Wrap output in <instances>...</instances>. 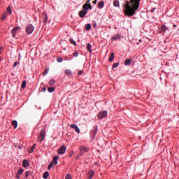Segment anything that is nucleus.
Returning a JSON list of instances; mask_svg holds the SVG:
<instances>
[{"label": "nucleus", "instance_id": "f257e3e1", "mask_svg": "<svg viewBox=\"0 0 179 179\" xmlns=\"http://www.w3.org/2000/svg\"><path fill=\"white\" fill-rule=\"evenodd\" d=\"M141 0L127 1L124 4V15L126 16L132 17L136 13V10L139 9Z\"/></svg>", "mask_w": 179, "mask_h": 179}, {"label": "nucleus", "instance_id": "f03ea898", "mask_svg": "<svg viewBox=\"0 0 179 179\" xmlns=\"http://www.w3.org/2000/svg\"><path fill=\"white\" fill-rule=\"evenodd\" d=\"M45 136V130L44 129L41 130L40 134L38 137V141L40 142V143H41V142L44 141Z\"/></svg>", "mask_w": 179, "mask_h": 179}, {"label": "nucleus", "instance_id": "7ed1b4c3", "mask_svg": "<svg viewBox=\"0 0 179 179\" xmlns=\"http://www.w3.org/2000/svg\"><path fill=\"white\" fill-rule=\"evenodd\" d=\"M34 31V27L32 24H28L26 28V33L27 34H31Z\"/></svg>", "mask_w": 179, "mask_h": 179}, {"label": "nucleus", "instance_id": "20e7f679", "mask_svg": "<svg viewBox=\"0 0 179 179\" xmlns=\"http://www.w3.org/2000/svg\"><path fill=\"white\" fill-rule=\"evenodd\" d=\"M106 117H107V111H106V110L100 112L98 114L99 120H103V118H106Z\"/></svg>", "mask_w": 179, "mask_h": 179}, {"label": "nucleus", "instance_id": "39448f33", "mask_svg": "<svg viewBox=\"0 0 179 179\" xmlns=\"http://www.w3.org/2000/svg\"><path fill=\"white\" fill-rule=\"evenodd\" d=\"M65 152H66V147H65V145H62L57 150L59 155H64Z\"/></svg>", "mask_w": 179, "mask_h": 179}, {"label": "nucleus", "instance_id": "423d86ee", "mask_svg": "<svg viewBox=\"0 0 179 179\" xmlns=\"http://www.w3.org/2000/svg\"><path fill=\"white\" fill-rule=\"evenodd\" d=\"M83 10H85V12L87 13L89 11V9H90V10L92 9V5H90V3H85L83 6Z\"/></svg>", "mask_w": 179, "mask_h": 179}, {"label": "nucleus", "instance_id": "0eeeda50", "mask_svg": "<svg viewBox=\"0 0 179 179\" xmlns=\"http://www.w3.org/2000/svg\"><path fill=\"white\" fill-rule=\"evenodd\" d=\"M70 128H72L73 129H75V131H76V132H77V134H80V129H79L78 125H76V124H71L70 125Z\"/></svg>", "mask_w": 179, "mask_h": 179}, {"label": "nucleus", "instance_id": "6e6552de", "mask_svg": "<svg viewBox=\"0 0 179 179\" xmlns=\"http://www.w3.org/2000/svg\"><path fill=\"white\" fill-rule=\"evenodd\" d=\"M18 30H20V27H17L13 29L12 30V36L13 37H16V33L18 31Z\"/></svg>", "mask_w": 179, "mask_h": 179}, {"label": "nucleus", "instance_id": "1a4fd4ad", "mask_svg": "<svg viewBox=\"0 0 179 179\" xmlns=\"http://www.w3.org/2000/svg\"><path fill=\"white\" fill-rule=\"evenodd\" d=\"M24 171V169H20V170H18V171L16 174V177L17 179H20V176H22V174H23Z\"/></svg>", "mask_w": 179, "mask_h": 179}, {"label": "nucleus", "instance_id": "9d476101", "mask_svg": "<svg viewBox=\"0 0 179 179\" xmlns=\"http://www.w3.org/2000/svg\"><path fill=\"white\" fill-rule=\"evenodd\" d=\"M58 159H59V156H54L53 159L50 163H52V164H58Z\"/></svg>", "mask_w": 179, "mask_h": 179}, {"label": "nucleus", "instance_id": "9b49d317", "mask_svg": "<svg viewBox=\"0 0 179 179\" xmlns=\"http://www.w3.org/2000/svg\"><path fill=\"white\" fill-rule=\"evenodd\" d=\"M43 17V23H45V24H46L48 20V16L47 15V14L43 13L42 15Z\"/></svg>", "mask_w": 179, "mask_h": 179}, {"label": "nucleus", "instance_id": "f8f14e48", "mask_svg": "<svg viewBox=\"0 0 179 179\" xmlns=\"http://www.w3.org/2000/svg\"><path fill=\"white\" fill-rule=\"evenodd\" d=\"M96 134H97V126H94V129L91 131V135L94 136V138L96 136Z\"/></svg>", "mask_w": 179, "mask_h": 179}, {"label": "nucleus", "instance_id": "ddd939ff", "mask_svg": "<svg viewBox=\"0 0 179 179\" xmlns=\"http://www.w3.org/2000/svg\"><path fill=\"white\" fill-rule=\"evenodd\" d=\"M22 166L26 169L27 167H29V166H30V164L29 163V161H27V159H24L22 162Z\"/></svg>", "mask_w": 179, "mask_h": 179}, {"label": "nucleus", "instance_id": "4468645a", "mask_svg": "<svg viewBox=\"0 0 179 179\" xmlns=\"http://www.w3.org/2000/svg\"><path fill=\"white\" fill-rule=\"evenodd\" d=\"M86 15H87V13L86 11H85V10L79 12L80 17H85V16H86Z\"/></svg>", "mask_w": 179, "mask_h": 179}, {"label": "nucleus", "instance_id": "2eb2a0df", "mask_svg": "<svg viewBox=\"0 0 179 179\" xmlns=\"http://www.w3.org/2000/svg\"><path fill=\"white\" fill-rule=\"evenodd\" d=\"M121 38L120 34H116L112 37V41H115L116 40H120Z\"/></svg>", "mask_w": 179, "mask_h": 179}, {"label": "nucleus", "instance_id": "dca6fc26", "mask_svg": "<svg viewBox=\"0 0 179 179\" xmlns=\"http://www.w3.org/2000/svg\"><path fill=\"white\" fill-rule=\"evenodd\" d=\"M93 176H94V171L93 170H91L88 172V179L93 178Z\"/></svg>", "mask_w": 179, "mask_h": 179}, {"label": "nucleus", "instance_id": "f3484780", "mask_svg": "<svg viewBox=\"0 0 179 179\" xmlns=\"http://www.w3.org/2000/svg\"><path fill=\"white\" fill-rule=\"evenodd\" d=\"M98 8H99L100 9H103V8H104V1H100L98 3Z\"/></svg>", "mask_w": 179, "mask_h": 179}, {"label": "nucleus", "instance_id": "a211bd4d", "mask_svg": "<svg viewBox=\"0 0 179 179\" xmlns=\"http://www.w3.org/2000/svg\"><path fill=\"white\" fill-rule=\"evenodd\" d=\"M113 6L115 8H120V1L118 0H114L113 1Z\"/></svg>", "mask_w": 179, "mask_h": 179}, {"label": "nucleus", "instance_id": "6ab92c4d", "mask_svg": "<svg viewBox=\"0 0 179 179\" xmlns=\"http://www.w3.org/2000/svg\"><path fill=\"white\" fill-rule=\"evenodd\" d=\"M87 50L89 51V52H90V54H92V44L87 43Z\"/></svg>", "mask_w": 179, "mask_h": 179}, {"label": "nucleus", "instance_id": "aec40b11", "mask_svg": "<svg viewBox=\"0 0 179 179\" xmlns=\"http://www.w3.org/2000/svg\"><path fill=\"white\" fill-rule=\"evenodd\" d=\"M92 29V24H85V30L86 31H89Z\"/></svg>", "mask_w": 179, "mask_h": 179}, {"label": "nucleus", "instance_id": "412c9836", "mask_svg": "<svg viewBox=\"0 0 179 179\" xmlns=\"http://www.w3.org/2000/svg\"><path fill=\"white\" fill-rule=\"evenodd\" d=\"M65 75H66L67 76H71V75H72V71H71V70L69 69H66L65 70Z\"/></svg>", "mask_w": 179, "mask_h": 179}, {"label": "nucleus", "instance_id": "4be33fe9", "mask_svg": "<svg viewBox=\"0 0 179 179\" xmlns=\"http://www.w3.org/2000/svg\"><path fill=\"white\" fill-rule=\"evenodd\" d=\"M36 146H37V144H34L31 149L29 150V153H33L34 152V149H36Z\"/></svg>", "mask_w": 179, "mask_h": 179}, {"label": "nucleus", "instance_id": "5701e85b", "mask_svg": "<svg viewBox=\"0 0 179 179\" xmlns=\"http://www.w3.org/2000/svg\"><path fill=\"white\" fill-rule=\"evenodd\" d=\"M80 150L83 152H89V149L87 147H80Z\"/></svg>", "mask_w": 179, "mask_h": 179}, {"label": "nucleus", "instance_id": "b1692460", "mask_svg": "<svg viewBox=\"0 0 179 179\" xmlns=\"http://www.w3.org/2000/svg\"><path fill=\"white\" fill-rule=\"evenodd\" d=\"M114 52H112L110 57H109V62H113V61H114Z\"/></svg>", "mask_w": 179, "mask_h": 179}, {"label": "nucleus", "instance_id": "393cba45", "mask_svg": "<svg viewBox=\"0 0 179 179\" xmlns=\"http://www.w3.org/2000/svg\"><path fill=\"white\" fill-rule=\"evenodd\" d=\"M48 176H50V173H48V171L45 172L43 175V178L44 179H48Z\"/></svg>", "mask_w": 179, "mask_h": 179}, {"label": "nucleus", "instance_id": "a878e982", "mask_svg": "<svg viewBox=\"0 0 179 179\" xmlns=\"http://www.w3.org/2000/svg\"><path fill=\"white\" fill-rule=\"evenodd\" d=\"M12 125L13 127H14L15 129H16V128H17V121L16 120L13 121Z\"/></svg>", "mask_w": 179, "mask_h": 179}, {"label": "nucleus", "instance_id": "bb28decb", "mask_svg": "<svg viewBox=\"0 0 179 179\" xmlns=\"http://www.w3.org/2000/svg\"><path fill=\"white\" fill-rule=\"evenodd\" d=\"M48 90L49 93H53V92L55 90V88H54V87H50L48 88Z\"/></svg>", "mask_w": 179, "mask_h": 179}, {"label": "nucleus", "instance_id": "cd10ccee", "mask_svg": "<svg viewBox=\"0 0 179 179\" xmlns=\"http://www.w3.org/2000/svg\"><path fill=\"white\" fill-rule=\"evenodd\" d=\"M50 86H53V85H55V80L51 79L49 83Z\"/></svg>", "mask_w": 179, "mask_h": 179}, {"label": "nucleus", "instance_id": "c85d7f7f", "mask_svg": "<svg viewBox=\"0 0 179 179\" xmlns=\"http://www.w3.org/2000/svg\"><path fill=\"white\" fill-rule=\"evenodd\" d=\"M160 29L161 31L164 32H166V30H167V27H166V25H162Z\"/></svg>", "mask_w": 179, "mask_h": 179}, {"label": "nucleus", "instance_id": "c756f323", "mask_svg": "<svg viewBox=\"0 0 179 179\" xmlns=\"http://www.w3.org/2000/svg\"><path fill=\"white\" fill-rule=\"evenodd\" d=\"M129 64H131V59H127L124 62V65L127 66L129 65Z\"/></svg>", "mask_w": 179, "mask_h": 179}, {"label": "nucleus", "instance_id": "7c9ffc66", "mask_svg": "<svg viewBox=\"0 0 179 179\" xmlns=\"http://www.w3.org/2000/svg\"><path fill=\"white\" fill-rule=\"evenodd\" d=\"M7 12L9 13V15H12V9L10 8V6L7 8Z\"/></svg>", "mask_w": 179, "mask_h": 179}, {"label": "nucleus", "instance_id": "2f4dec72", "mask_svg": "<svg viewBox=\"0 0 179 179\" xmlns=\"http://www.w3.org/2000/svg\"><path fill=\"white\" fill-rule=\"evenodd\" d=\"M29 176H30V171H27L25 172V178H27L29 177Z\"/></svg>", "mask_w": 179, "mask_h": 179}, {"label": "nucleus", "instance_id": "473e14b6", "mask_svg": "<svg viewBox=\"0 0 179 179\" xmlns=\"http://www.w3.org/2000/svg\"><path fill=\"white\" fill-rule=\"evenodd\" d=\"M21 87H22V89H24V87H26V81H23V82L22 83Z\"/></svg>", "mask_w": 179, "mask_h": 179}, {"label": "nucleus", "instance_id": "72a5a7b5", "mask_svg": "<svg viewBox=\"0 0 179 179\" xmlns=\"http://www.w3.org/2000/svg\"><path fill=\"white\" fill-rule=\"evenodd\" d=\"M70 42L71 43V44H73V45H76V42L73 41V39L70 38Z\"/></svg>", "mask_w": 179, "mask_h": 179}, {"label": "nucleus", "instance_id": "f704fd0d", "mask_svg": "<svg viewBox=\"0 0 179 179\" xmlns=\"http://www.w3.org/2000/svg\"><path fill=\"white\" fill-rule=\"evenodd\" d=\"M48 71H49V70H48V69H47V68L45 69V71H44V72H43V76H45V75H47V73H48Z\"/></svg>", "mask_w": 179, "mask_h": 179}, {"label": "nucleus", "instance_id": "c9c22d12", "mask_svg": "<svg viewBox=\"0 0 179 179\" xmlns=\"http://www.w3.org/2000/svg\"><path fill=\"white\" fill-rule=\"evenodd\" d=\"M17 65H19V62H15L13 66V68H16V66H17Z\"/></svg>", "mask_w": 179, "mask_h": 179}, {"label": "nucleus", "instance_id": "e433bc0d", "mask_svg": "<svg viewBox=\"0 0 179 179\" xmlns=\"http://www.w3.org/2000/svg\"><path fill=\"white\" fill-rule=\"evenodd\" d=\"M53 166H54V164H52V163L50 162V164L48 165V170L52 169Z\"/></svg>", "mask_w": 179, "mask_h": 179}, {"label": "nucleus", "instance_id": "4c0bfd02", "mask_svg": "<svg viewBox=\"0 0 179 179\" xmlns=\"http://www.w3.org/2000/svg\"><path fill=\"white\" fill-rule=\"evenodd\" d=\"M66 179H72V176H71V174H67L66 176Z\"/></svg>", "mask_w": 179, "mask_h": 179}, {"label": "nucleus", "instance_id": "58836bf2", "mask_svg": "<svg viewBox=\"0 0 179 179\" xmlns=\"http://www.w3.org/2000/svg\"><path fill=\"white\" fill-rule=\"evenodd\" d=\"M57 62H62L63 59L62 57H57Z\"/></svg>", "mask_w": 179, "mask_h": 179}, {"label": "nucleus", "instance_id": "ea45409f", "mask_svg": "<svg viewBox=\"0 0 179 179\" xmlns=\"http://www.w3.org/2000/svg\"><path fill=\"white\" fill-rule=\"evenodd\" d=\"M118 65H120L119 63H114L113 65V68H117V66H118Z\"/></svg>", "mask_w": 179, "mask_h": 179}, {"label": "nucleus", "instance_id": "a19ab883", "mask_svg": "<svg viewBox=\"0 0 179 179\" xmlns=\"http://www.w3.org/2000/svg\"><path fill=\"white\" fill-rule=\"evenodd\" d=\"M5 19H6V14L3 15L1 17V20H5Z\"/></svg>", "mask_w": 179, "mask_h": 179}, {"label": "nucleus", "instance_id": "79ce46f5", "mask_svg": "<svg viewBox=\"0 0 179 179\" xmlns=\"http://www.w3.org/2000/svg\"><path fill=\"white\" fill-rule=\"evenodd\" d=\"M73 55V57H78V55H79V53H78V52H74Z\"/></svg>", "mask_w": 179, "mask_h": 179}, {"label": "nucleus", "instance_id": "37998d69", "mask_svg": "<svg viewBox=\"0 0 179 179\" xmlns=\"http://www.w3.org/2000/svg\"><path fill=\"white\" fill-rule=\"evenodd\" d=\"M73 155V151H71L69 155V157H72V156Z\"/></svg>", "mask_w": 179, "mask_h": 179}, {"label": "nucleus", "instance_id": "c03bdc74", "mask_svg": "<svg viewBox=\"0 0 179 179\" xmlns=\"http://www.w3.org/2000/svg\"><path fill=\"white\" fill-rule=\"evenodd\" d=\"M83 153H85L83 151L80 150V153L78 154L80 156H83Z\"/></svg>", "mask_w": 179, "mask_h": 179}, {"label": "nucleus", "instance_id": "a18cd8bd", "mask_svg": "<svg viewBox=\"0 0 179 179\" xmlns=\"http://www.w3.org/2000/svg\"><path fill=\"white\" fill-rule=\"evenodd\" d=\"M80 156L81 155H80V154H78V155L76 156V159L78 160V159H80Z\"/></svg>", "mask_w": 179, "mask_h": 179}, {"label": "nucleus", "instance_id": "49530a36", "mask_svg": "<svg viewBox=\"0 0 179 179\" xmlns=\"http://www.w3.org/2000/svg\"><path fill=\"white\" fill-rule=\"evenodd\" d=\"M42 90H43V92H46L47 91V87H43Z\"/></svg>", "mask_w": 179, "mask_h": 179}, {"label": "nucleus", "instance_id": "de8ad7c7", "mask_svg": "<svg viewBox=\"0 0 179 179\" xmlns=\"http://www.w3.org/2000/svg\"><path fill=\"white\" fill-rule=\"evenodd\" d=\"M92 3L96 5V3H97V0H94V1H92Z\"/></svg>", "mask_w": 179, "mask_h": 179}, {"label": "nucleus", "instance_id": "09e8293b", "mask_svg": "<svg viewBox=\"0 0 179 179\" xmlns=\"http://www.w3.org/2000/svg\"><path fill=\"white\" fill-rule=\"evenodd\" d=\"M82 73H83V72L82 71H79L78 75H82Z\"/></svg>", "mask_w": 179, "mask_h": 179}, {"label": "nucleus", "instance_id": "8fccbe9b", "mask_svg": "<svg viewBox=\"0 0 179 179\" xmlns=\"http://www.w3.org/2000/svg\"><path fill=\"white\" fill-rule=\"evenodd\" d=\"M2 50H3V47H1V48H0V54H1V52H2Z\"/></svg>", "mask_w": 179, "mask_h": 179}, {"label": "nucleus", "instance_id": "3c124183", "mask_svg": "<svg viewBox=\"0 0 179 179\" xmlns=\"http://www.w3.org/2000/svg\"><path fill=\"white\" fill-rule=\"evenodd\" d=\"M94 28L97 27V24H96V23L94 24Z\"/></svg>", "mask_w": 179, "mask_h": 179}, {"label": "nucleus", "instance_id": "603ef678", "mask_svg": "<svg viewBox=\"0 0 179 179\" xmlns=\"http://www.w3.org/2000/svg\"><path fill=\"white\" fill-rule=\"evenodd\" d=\"M90 1L91 0H87L85 3H89V2H90Z\"/></svg>", "mask_w": 179, "mask_h": 179}, {"label": "nucleus", "instance_id": "864d4df0", "mask_svg": "<svg viewBox=\"0 0 179 179\" xmlns=\"http://www.w3.org/2000/svg\"><path fill=\"white\" fill-rule=\"evenodd\" d=\"M173 27H176V24H174V25H173Z\"/></svg>", "mask_w": 179, "mask_h": 179}, {"label": "nucleus", "instance_id": "5fc2aeb1", "mask_svg": "<svg viewBox=\"0 0 179 179\" xmlns=\"http://www.w3.org/2000/svg\"><path fill=\"white\" fill-rule=\"evenodd\" d=\"M151 12L153 13V12H154V10H152Z\"/></svg>", "mask_w": 179, "mask_h": 179}, {"label": "nucleus", "instance_id": "6e6d98bb", "mask_svg": "<svg viewBox=\"0 0 179 179\" xmlns=\"http://www.w3.org/2000/svg\"><path fill=\"white\" fill-rule=\"evenodd\" d=\"M142 41L141 40H140V42H141Z\"/></svg>", "mask_w": 179, "mask_h": 179}, {"label": "nucleus", "instance_id": "4d7b16f0", "mask_svg": "<svg viewBox=\"0 0 179 179\" xmlns=\"http://www.w3.org/2000/svg\"><path fill=\"white\" fill-rule=\"evenodd\" d=\"M0 61H1V58H0Z\"/></svg>", "mask_w": 179, "mask_h": 179}]
</instances>
